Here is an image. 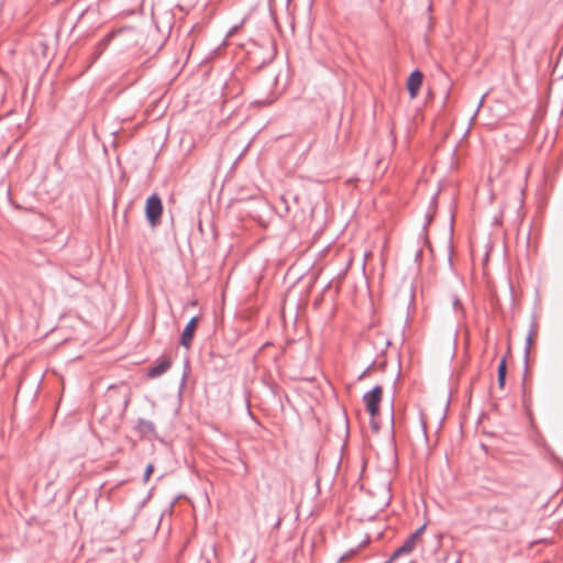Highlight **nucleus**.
<instances>
[{"label": "nucleus", "mask_w": 563, "mask_h": 563, "mask_svg": "<svg viewBox=\"0 0 563 563\" xmlns=\"http://www.w3.org/2000/svg\"><path fill=\"white\" fill-rule=\"evenodd\" d=\"M385 365H386V363H385V362H383V363H380V364H379V366H380L382 368H384V367H385Z\"/></svg>", "instance_id": "nucleus-32"}, {"label": "nucleus", "mask_w": 563, "mask_h": 563, "mask_svg": "<svg viewBox=\"0 0 563 563\" xmlns=\"http://www.w3.org/2000/svg\"><path fill=\"white\" fill-rule=\"evenodd\" d=\"M376 365V361H373L362 373L361 375L357 377L358 380H362L364 379L366 376L369 375L371 371L374 368V366Z\"/></svg>", "instance_id": "nucleus-15"}, {"label": "nucleus", "mask_w": 563, "mask_h": 563, "mask_svg": "<svg viewBox=\"0 0 563 563\" xmlns=\"http://www.w3.org/2000/svg\"><path fill=\"white\" fill-rule=\"evenodd\" d=\"M437 198H438V194H435V195L431 198V203H432V205H435Z\"/></svg>", "instance_id": "nucleus-25"}, {"label": "nucleus", "mask_w": 563, "mask_h": 563, "mask_svg": "<svg viewBox=\"0 0 563 563\" xmlns=\"http://www.w3.org/2000/svg\"><path fill=\"white\" fill-rule=\"evenodd\" d=\"M433 218H434V214L433 213H426V217H424V224L422 227V233H423V240H424V243L428 244L429 243V240H428V235H427V231H428V227L432 223L433 221Z\"/></svg>", "instance_id": "nucleus-11"}, {"label": "nucleus", "mask_w": 563, "mask_h": 563, "mask_svg": "<svg viewBox=\"0 0 563 563\" xmlns=\"http://www.w3.org/2000/svg\"><path fill=\"white\" fill-rule=\"evenodd\" d=\"M453 221H454V216L452 214L451 223H450V239H449V243H448V247H449L448 262L450 263V265H452V252H453V243H452V235H453V230H454Z\"/></svg>", "instance_id": "nucleus-12"}, {"label": "nucleus", "mask_w": 563, "mask_h": 563, "mask_svg": "<svg viewBox=\"0 0 563 563\" xmlns=\"http://www.w3.org/2000/svg\"><path fill=\"white\" fill-rule=\"evenodd\" d=\"M129 401H130V399L126 397V398L124 399L123 410H125V409H126V407H128V405H129Z\"/></svg>", "instance_id": "nucleus-23"}, {"label": "nucleus", "mask_w": 563, "mask_h": 563, "mask_svg": "<svg viewBox=\"0 0 563 563\" xmlns=\"http://www.w3.org/2000/svg\"><path fill=\"white\" fill-rule=\"evenodd\" d=\"M206 563H211L210 560H207Z\"/></svg>", "instance_id": "nucleus-34"}, {"label": "nucleus", "mask_w": 563, "mask_h": 563, "mask_svg": "<svg viewBox=\"0 0 563 563\" xmlns=\"http://www.w3.org/2000/svg\"><path fill=\"white\" fill-rule=\"evenodd\" d=\"M89 10H90V7H88V8H87V9H85V10H80L79 12H77V14H78L77 22H78V21L84 16V14H85L86 12H88Z\"/></svg>", "instance_id": "nucleus-19"}, {"label": "nucleus", "mask_w": 563, "mask_h": 563, "mask_svg": "<svg viewBox=\"0 0 563 563\" xmlns=\"http://www.w3.org/2000/svg\"><path fill=\"white\" fill-rule=\"evenodd\" d=\"M483 101H484V96H483V97H482V99L479 100V103H478L477 110L475 111L474 115L472 117V120H474V118L476 117V114H477V112H478L479 108H481V107H482V104H483Z\"/></svg>", "instance_id": "nucleus-20"}, {"label": "nucleus", "mask_w": 563, "mask_h": 563, "mask_svg": "<svg viewBox=\"0 0 563 563\" xmlns=\"http://www.w3.org/2000/svg\"><path fill=\"white\" fill-rule=\"evenodd\" d=\"M422 430L424 432V434H427V431H426V423L422 421Z\"/></svg>", "instance_id": "nucleus-28"}, {"label": "nucleus", "mask_w": 563, "mask_h": 563, "mask_svg": "<svg viewBox=\"0 0 563 563\" xmlns=\"http://www.w3.org/2000/svg\"><path fill=\"white\" fill-rule=\"evenodd\" d=\"M371 424H372V428H373L374 431H378L379 427H378V424L376 422H374L372 420Z\"/></svg>", "instance_id": "nucleus-21"}, {"label": "nucleus", "mask_w": 563, "mask_h": 563, "mask_svg": "<svg viewBox=\"0 0 563 563\" xmlns=\"http://www.w3.org/2000/svg\"><path fill=\"white\" fill-rule=\"evenodd\" d=\"M452 305H453L454 310H460L462 312V316L463 317L465 316V310L462 306L460 298L456 295L453 296Z\"/></svg>", "instance_id": "nucleus-13"}, {"label": "nucleus", "mask_w": 563, "mask_h": 563, "mask_svg": "<svg viewBox=\"0 0 563 563\" xmlns=\"http://www.w3.org/2000/svg\"><path fill=\"white\" fill-rule=\"evenodd\" d=\"M163 210V202L158 194L154 192L146 198L145 219L152 228H156L161 223Z\"/></svg>", "instance_id": "nucleus-1"}, {"label": "nucleus", "mask_w": 563, "mask_h": 563, "mask_svg": "<svg viewBox=\"0 0 563 563\" xmlns=\"http://www.w3.org/2000/svg\"><path fill=\"white\" fill-rule=\"evenodd\" d=\"M346 558H347V555H346V554H344V555H342V556H341L340 561H343V560H345Z\"/></svg>", "instance_id": "nucleus-31"}, {"label": "nucleus", "mask_w": 563, "mask_h": 563, "mask_svg": "<svg viewBox=\"0 0 563 563\" xmlns=\"http://www.w3.org/2000/svg\"><path fill=\"white\" fill-rule=\"evenodd\" d=\"M383 398V387L375 385L371 390L366 391L363 396V402L367 413L373 419L379 415V405Z\"/></svg>", "instance_id": "nucleus-2"}, {"label": "nucleus", "mask_w": 563, "mask_h": 563, "mask_svg": "<svg viewBox=\"0 0 563 563\" xmlns=\"http://www.w3.org/2000/svg\"><path fill=\"white\" fill-rule=\"evenodd\" d=\"M421 255H422V250H418L416 252V261L419 260Z\"/></svg>", "instance_id": "nucleus-22"}, {"label": "nucleus", "mask_w": 563, "mask_h": 563, "mask_svg": "<svg viewBox=\"0 0 563 563\" xmlns=\"http://www.w3.org/2000/svg\"><path fill=\"white\" fill-rule=\"evenodd\" d=\"M424 529H426V525H422L416 531H413L404 541V543L394 551V553L391 554V560H397L401 555L411 553L416 547V542L421 538Z\"/></svg>", "instance_id": "nucleus-3"}, {"label": "nucleus", "mask_w": 563, "mask_h": 563, "mask_svg": "<svg viewBox=\"0 0 563 563\" xmlns=\"http://www.w3.org/2000/svg\"><path fill=\"white\" fill-rule=\"evenodd\" d=\"M247 412L250 416H252L251 409L247 407Z\"/></svg>", "instance_id": "nucleus-33"}, {"label": "nucleus", "mask_w": 563, "mask_h": 563, "mask_svg": "<svg viewBox=\"0 0 563 563\" xmlns=\"http://www.w3.org/2000/svg\"><path fill=\"white\" fill-rule=\"evenodd\" d=\"M390 423H391V432L394 433V426H395L394 398L391 399V405H390Z\"/></svg>", "instance_id": "nucleus-17"}, {"label": "nucleus", "mask_w": 563, "mask_h": 563, "mask_svg": "<svg viewBox=\"0 0 563 563\" xmlns=\"http://www.w3.org/2000/svg\"><path fill=\"white\" fill-rule=\"evenodd\" d=\"M198 322H199V317L194 316L192 318H190V320L185 325V328L181 332V335H180V344L184 347H186V349L190 347L192 339L195 336V331L198 325Z\"/></svg>", "instance_id": "nucleus-5"}, {"label": "nucleus", "mask_w": 563, "mask_h": 563, "mask_svg": "<svg viewBox=\"0 0 563 563\" xmlns=\"http://www.w3.org/2000/svg\"><path fill=\"white\" fill-rule=\"evenodd\" d=\"M428 11H432V2H429Z\"/></svg>", "instance_id": "nucleus-29"}, {"label": "nucleus", "mask_w": 563, "mask_h": 563, "mask_svg": "<svg viewBox=\"0 0 563 563\" xmlns=\"http://www.w3.org/2000/svg\"><path fill=\"white\" fill-rule=\"evenodd\" d=\"M456 338H457V331H455V333H454V340H453L454 345L456 344Z\"/></svg>", "instance_id": "nucleus-27"}, {"label": "nucleus", "mask_w": 563, "mask_h": 563, "mask_svg": "<svg viewBox=\"0 0 563 563\" xmlns=\"http://www.w3.org/2000/svg\"><path fill=\"white\" fill-rule=\"evenodd\" d=\"M172 365L169 357H159L147 368V376L150 378H156L166 373Z\"/></svg>", "instance_id": "nucleus-7"}, {"label": "nucleus", "mask_w": 563, "mask_h": 563, "mask_svg": "<svg viewBox=\"0 0 563 563\" xmlns=\"http://www.w3.org/2000/svg\"><path fill=\"white\" fill-rule=\"evenodd\" d=\"M423 80V74L419 69H415L410 73L409 77L407 78V90L410 96V98H416L418 96V92L420 90V87L422 85Z\"/></svg>", "instance_id": "nucleus-6"}, {"label": "nucleus", "mask_w": 563, "mask_h": 563, "mask_svg": "<svg viewBox=\"0 0 563 563\" xmlns=\"http://www.w3.org/2000/svg\"><path fill=\"white\" fill-rule=\"evenodd\" d=\"M152 490H153V489H151V490L148 492L147 496H146V497H144V499L139 504V509H141L142 507H144V506L146 505V503L151 499V497H152Z\"/></svg>", "instance_id": "nucleus-18"}, {"label": "nucleus", "mask_w": 563, "mask_h": 563, "mask_svg": "<svg viewBox=\"0 0 563 563\" xmlns=\"http://www.w3.org/2000/svg\"><path fill=\"white\" fill-rule=\"evenodd\" d=\"M275 2H272V1H268V9H269V12L273 13V4Z\"/></svg>", "instance_id": "nucleus-24"}, {"label": "nucleus", "mask_w": 563, "mask_h": 563, "mask_svg": "<svg viewBox=\"0 0 563 563\" xmlns=\"http://www.w3.org/2000/svg\"><path fill=\"white\" fill-rule=\"evenodd\" d=\"M536 328H537L536 322L532 321L530 324L529 333L526 338L525 356H523L525 375L527 374L528 367H529V351H530V347L532 344V338L536 334Z\"/></svg>", "instance_id": "nucleus-9"}, {"label": "nucleus", "mask_w": 563, "mask_h": 563, "mask_svg": "<svg viewBox=\"0 0 563 563\" xmlns=\"http://www.w3.org/2000/svg\"><path fill=\"white\" fill-rule=\"evenodd\" d=\"M135 430L142 437L152 435V434L156 433V428H155L154 422L151 421V420L144 419V418H139L137 419V422H136V426H135Z\"/></svg>", "instance_id": "nucleus-8"}, {"label": "nucleus", "mask_w": 563, "mask_h": 563, "mask_svg": "<svg viewBox=\"0 0 563 563\" xmlns=\"http://www.w3.org/2000/svg\"><path fill=\"white\" fill-rule=\"evenodd\" d=\"M130 27H122L119 30H113L109 32L102 40L98 42V44L95 46L92 55L90 57L89 67L93 65L100 56L103 54V52L107 49L108 45L111 43V41L115 37L117 34L124 32L125 30H129Z\"/></svg>", "instance_id": "nucleus-4"}, {"label": "nucleus", "mask_w": 563, "mask_h": 563, "mask_svg": "<svg viewBox=\"0 0 563 563\" xmlns=\"http://www.w3.org/2000/svg\"><path fill=\"white\" fill-rule=\"evenodd\" d=\"M290 4H291V2H290V1H287V2H286V8H287V10H289Z\"/></svg>", "instance_id": "nucleus-30"}, {"label": "nucleus", "mask_w": 563, "mask_h": 563, "mask_svg": "<svg viewBox=\"0 0 563 563\" xmlns=\"http://www.w3.org/2000/svg\"><path fill=\"white\" fill-rule=\"evenodd\" d=\"M507 377V363L506 357H503L497 367V380L500 388L505 387Z\"/></svg>", "instance_id": "nucleus-10"}, {"label": "nucleus", "mask_w": 563, "mask_h": 563, "mask_svg": "<svg viewBox=\"0 0 563 563\" xmlns=\"http://www.w3.org/2000/svg\"><path fill=\"white\" fill-rule=\"evenodd\" d=\"M245 21H246V16H245V18H243V19H242V21H241L239 24L233 25V26L229 30V32L227 33V37H230V36L234 35V34H235V33H236V32H238V31L243 26V24L245 23Z\"/></svg>", "instance_id": "nucleus-14"}, {"label": "nucleus", "mask_w": 563, "mask_h": 563, "mask_svg": "<svg viewBox=\"0 0 563 563\" xmlns=\"http://www.w3.org/2000/svg\"><path fill=\"white\" fill-rule=\"evenodd\" d=\"M154 471V465L152 463H150L146 467H145V471H144V474H143V482L146 483L148 482L152 473Z\"/></svg>", "instance_id": "nucleus-16"}, {"label": "nucleus", "mask_w": 563, "mask_h": 563, "mask_svg": "<svg viewBox=\"0 0 563 563\" xmlns=\"http://www.w3.org/2000/svg\"><path fill=\"white\" fill-rule=\"evenodd\" d=\"M312 5H313V1H310V2L308 3V10H309V11H311Z\"/></svg>", "instance_id": "nucleus-26"}]
</instances>
